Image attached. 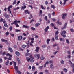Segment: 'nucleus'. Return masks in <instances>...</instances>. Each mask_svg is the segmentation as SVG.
Here are the masks:
<instances>
[{"instance_id": "6ab92c4d", "label": "nucleus", "mask_w": 74, "mask_h": 74, "mask_svg": "<svg viewBox=\"0 0 74 74\" xmlns=\"http://www.w3.org/2000/svg\"><path fill=\"white\" fill-rule=\"evenodd\" d=\"M50 39H48L47 40V44H49V41H50Z\"/></svg>"}, {"instance_id": "c03bdc74", "label": "nucleus", "mask_w": 74, "mask_h": 74, "mask_svg": "<svg viewBox=\"0 0 74 74\" xmlns=\"http://www.w3.org/2000/svg\"><path fill=\"white\" fill-rule=\"evenodd\" d=\"M9 29L10 30V31H11L12 29V27H10L9 28Z\"/></svg>"}, {"instance_id": "aec40b11", "label": "nucleus", "mask_w": 74, "mask_h": 74, "mask_svg": "<svg viewBox=\"0 0 74 74\" xmlns=\"http://www.w3.org/2000/svg\"><path fill=\"white\" fill-rule=\"evenodd\" d=\"M26 8V6H22L21 7V10H24V9H25V8Z\"/></svg>"}, {"instance_id": "7c9ffc66", "label": "nucleus", "mask_w": 74, "mask_h": 74, "mask_svg": "<svg viewBox=\"0 0 74 74\" xmlns=\"http://www.w3.org/2000/svg\"><path fill=\"white\" fill-rule=\"evenodd\" d=\"M48 15L49 18H51V15L50 13L48 14Z\"/></svg>"}, {"instance_id": "1a4fd4ad", "label": "nucleus", "mask_w": 74, "mask_h": 74, "mask_svg": "<svg viewBox=\"0 0 74 74\" xmlns=\"http://www.w3.org/2000/svg\"><path fill=\"white\" fill-rule=\"evenodd\" d=\"M18 40H22V36H20L18 37Z\"/></svg>"}, {"instance_id": "b1692460", "label": "nucleus", "mask_w": 74, "mask_h": 74, "mask_svg": "<svg viewBox=\"0 0 74 74\" xmlns=\"http://www.w3.org/2000/svg\"><path fill=\"white\" fill-rule=\"evenodd\" d=\"M26 59L27 60L28 62H30V58L29 57H27Z\"/></svg>"}, {"instance_id": "a878e982", "label": "nucleus", "mask_w": 74, "mask_h": 74, "mask_svg": "<svg viewBox=\"0 0 74 74\" xmlns=\"http://www.w3.org/2000/svg\"><path fill=\"white\" fill-rule=\"evenodd\" d=\"M12 62L14 63V66H16V62L13 61H12Z\"/></svg>"}, {"instance_id": "2eb2a0df", "label": "nucleus", "mask_w": 74, "mask_h": 74, "mask_svg": "<svg viewBox=\"0 0 74 74\" xmlns=\"http://www.w3.org/2000/svg\"><path fill=\"white\" fill-rule=\"evenodd\" d=\"M50 68L53 69H54V66L52 64H51L50 65Z\"/></svg>"}, {"instance_id": "72a5a7b5", "label": "nucleus", "mask_w": 74, "mask_h": 74, "mask_svg": "<svg viewBox=\"0 0 74 74\" xmlns=\"http://www.w3.org/2000/svg\"><path fill=\"white\" fill-rule=\"evenodd\" d=\"M30 53H25V56H28V55H30Z\"/></svg>"}, {"instance_id": "0eeeda50", "label": "nucleus", "mask_w": 74, "mask_h": 74, "mask_svg": "<svg viewBox=\"0 0 74 74\" xmlns=\"http://www.w3.org/2000/svg\"><path fill=\"white\" fill-rule=\"evenodd\" d=\"M67 23H66L65 24L64 26L63 27L61 28L62 30H63V29H66V27H67Z\"/></svg>"}, {"instance_id": "052dcab7", "label": "nucleus", "mask_w": 74, "mask_h": 74, "mask_svg": "<svg viewBox=\"0 0 74 74\" xmlns=\"http://www.w3.org/2000/svg\"><path fill=\"white\" fill-rule=\"evenodd\" d=\"M49 63H53V61L51 60L49 61Z\"/></svg>"}, {"instance_id": "58836bf2", "label": "nucleus", "mask_w": 74, "mask_h": 74, "mask_svg": "<svg viewBox=\"0 0 74 74\" xmlns=\"http://www.w3.org/2000/svg\"><path fill=\"white\" fill-rule=\"evenodd\" d=\"M4 26L5 27H8V26L7 25V24H6V23L4 24Z\"/></svg>"}, {"instance_id": "e2e57ef3", "label": "nucleus", "mask_w": 74, "mask_h": 74, "mask_svg": "<svg viewBox=\"0 0 74 74\" xmlns=\"http://www.w3.org/2000/svg\"><path fill=\"white\" fill-rule=\"evenodd\" d=\"M28 69L29 70H30L31 69V66H29L28 67Z\"/></svg>"}, {"instance_id": "c9c22d12", "label": "nucleus", "mask_w": 74, "mask_h": 74, "mask_svg": "<svg viewBox=\"0 0 74 74\" xmlns=\"http://www.w3.org/2000/svg\"><path fill=\"white\" fill-rule=\"evenodd\" d=\"M14 22L15 25H16V24H17V20H15Z\"/></svg>"}, {"instance_id": "f704fd0d", "label": "nucleus", "mask_w": 74, "mask_h": 74, "mask_svg": "<svg viewBox=\"0 0 74 74\" xmlns=\"http://www.w3.org/2000/svg\"><path fill=\"white\" fill-rule=\"evenodd\" d=\"M64 39H63L62 38H61L60 39V41H64Z\"/></svg>"}, {"instance_id": "c85d7f7f", "label": "nucleus", "mask_w": 74, "mask_h": 74, "mask_svg": "<svg viewBox=\"0 0 74 74\" xmlns=\"http://www.w3.org/2000/svg\"><path fill=\"white\" fill-rule=\"evenodd\" d=\"M16 73H18V74H21V72H20V71H19L18 70V71H16Z\"/></svg>"}, {"instance_id": "c756f323", "label": "nucleus", "mask_w": 74, "mask_h": 74, "mask_svg": "<svg viewBox=\"0 0 74 74\" xmlns=\"http://www.w3.org/2000/svg\"><path fill=\"white\" fill-rule=\"evenodd\" d=\"M2 22L3 23H4V24L6 23V21L4 19H3V21H2Z\"/></svg>"}, {"instance_id": "3c124183", "label": "nucleus", "mask_w": 74, "mask_h": 74, "mask_svg": "<svg viewBox=\"0 0 74 74\" xmlns=\"http://www.w3.org/2000/svg\"><path fill=\"white\" fill-rule=\"evenodd\" d=\"M3 30H7V28H6L4 27H3Z\"/></svg>"}, {"instance_id": "de8ad7c7", "label": "nucleus", "mask_w": 74, "mask_h": 74, "mask_svg": "<svg viewBox=\"0 0 74 74\" xmlns=\"http://www.w3.org/2000/svg\"><path fill=\"white\" fill-rule=\"evenodd\" d=\"M25 47H26V45H22V48H25Z\"/></svg>"}, {"instance_id": "9b49d317", "label": "nucleus", "mask_w": 74, "mask_h": 74, "mask_svg": "<svg viewBox=\"0 0 74 74\" xmlns=\"http://www.w3.org/2000/svg\"><path fill=\"white\" fill-rule=\"evenodd\" d=\"M39 51V47H36L35 51L37 52H38Z\"/></svg>"}, {"instance_id": "69168bd1", "label": "nucleus", "mask_w": 74, "mask_h": 74, "mask_svg": "<svg viewBox=\"0 0 74 74\" xmlns=\"http://www.w3.org/2000/svg\"><path fill=\"white\" fill-rule=\"evenodd\" d=\"M37 71H35V72L34 74H37Z\"/></svg>"}, {"instance_id": "6e6d98bb", "label": "nucleus", "mask_w": 74, "mask_h": 74, "mask_svg": "<svg viewBox=\"0 0 74 74\" xmlns=\"http://www.w3.org/2000/svg\"><path fill=\"white\" fill-rule=\"evenodd\" d=\"M3 62V60L1 58H0V63H2Z\"/></svg>"}, {"instance_id": "09e8293b", "label": "nucleus", "mask_w": 74, "mask_h": 74, "mask_svg": "<svg viewBox=\"0 0 74 74\" xmlns=\"http://www.w3.org/2000/svg\"><path fill=\"white\" fill-rule=\"evenodd\" d=\"M45 19L47 21V20L48 19V18H47V16H45Z\"/></svg>"}, {"instance_id": "f8f14e48", "label": "nucleus", "mask_w": 74, "mask_h": 74, "mask_svg": "<svg viewBox=\"0 0 74 74\" xmlns=\"http://www.w3.org/2000/svg\"><path fill=\"white\" fill-rule=\"evenodd\" d=\"M15 53L16 55L17 56H19L20 55V53L18 51H16Z\"/></svg>"}, {"instance_id": "f3484780", "label": "nucleus", "mask_w": 74, "mask_h": 74, "mask_svg": "<svg viewBox=\"0 0 74 74\" xmlns=\"http://www.w3.org/2000/svg\"><path fill=\"white\" fill-rule=\"evenodd\" d=\"M8 64H9V60H7L5 63V64L6 66H8Z\"/></svg>"}, {"instance_id": "5701e85b", "label": "nucleus", "mask_w": 74, "mask_h": 74, "mask_svg": "<svg viewBox=\"0 0 74 74\" xmlns=\"http://www.w3.org/2000/svg\"><path fill=\"white\" fill-rule=\"evenodd\" d=\"M27 12V14H30V12H29L28 10H26L25 11V13L26 14V13Z\"/></svg>"}, {"instance_id": "412c9836", "label": "nucleus", "mask_w": 74, "mask_h": 74, "mask_svg": "<svg viewBox=\"0 0 74 74\" xmlns=\"http://www.w3.org/2000/svg\"><path fill=\"white\" fill-rule=\"evenodd\" d=\"M29 3L31 4H33L34 3V1H33L31 0L29 1Z\"/></svg>"}, {"instance_id": "338daca9", "label": "nucleus", "mask_w": 74, "mask_h": 74, "mask_svg": "<svg viewBox=\"0 0 74 74\" xmlns=\"http://www.w3.org/2000/svg\"><path fill=\"white\" fill-rule=\"evenodd\" d=\"M42 67H43V66H40L39 67V69H42Z\"/></svg>"}, {"instance_id": "39448f33", "label": "nucleus", "mask_w": 74, "mask_h": 74, "mask_svg": "<svg viewBox=\"0 0 74 74\" xmlns=\"http://www.w3.org/2000/svg\"><path fill=\"white\" fill-rule=\"evenodd\" d=\"M8 49L9 51L10 52H13V50H12V48H10V47H8Z\"/></svg>"}, {"instance_id": "5fc2aeb1", "label": "nucleus", "mask_w": 74, "mask_h": 74, "mask_svg": "<svg viewBox=\"0 0 74 74\" xmlns=\"http://www.w3.org/2000/svg\"><path fill=\"white\" fill-rule=\"evenodd\" d=\"M31 30H35V28H34L33 27H31Z\"/></svg>"}, {"instance_id": "ddd939ff", "label": "nucleus", "mask_w": 74, "mask_h": 74, "mask_svg": "<svg viewBox=\"0 0 74 74\" xmlns=\"http://www.w3.org/2000/svg\"><path fill=\"white\" fill-rule=\"evenodd\" d=\"M23 28H29V26H28L27 25H23Z\"/></svg>"}, {"instance_id": "393cba45", "label": "nucleus", "mask_w": 74, "mask_h": 74, "mask_svg": "<svg viewBox=\"0 0 74 74\" xmlns=\"http://www.w3.org/2000/svg\"><path fill=\"white\" fill-rule=\"evenodd\" d=\"M16 0H14V1L13 3V5L16 4Z\"/></svg>"}, {"instance_id": "7ed1b4c3", "label": "nucleus", "mask_w": 74, "mask_h": 74, "mask_svg": "<svg viewBox=\"0 0 74 74\" xmlns=\"http://www.w3.org/2000/svg\"><path fill=\"white\" fill-rule=\"evenodd\" d=\"M34 56L35 58L38 57L37 59H40V54H36L34 55Z\"/></svg>"}, {"instance_id": "8fccbe9b", "label": "nucleus", "mask_w": 74, "mask_h": 74, "mask_svg": "<svg viewBox=\"0 0 74 74\" xmlns=\"http://www.w3.org/2000/svg\"><path fill=\"white\" fill-rule=\"evenodd\" d=\"M61 64H64V62L63 60H62L61 61Z\"/></svg>"}, {"instance_id": "0e129e2a", "label": "nucleus", "mask_w": 74, "mask_h": 74, "mask_svg": "<svg viewBox=\"0 0 74 74\" xmlns=\"http://www.w3.org/2000/svg\"><path fill=\"white\" fill-rule=\"evenodd\" d=\"M11 36L12 37H14V34H11Z\"/></svg>"}, {"instance_id": "4d7b16f0", "label": "nucleus", "mask_w": 74, "mask_h": 74, "mask_svg": "<svg viewBox=\"0 0 74 74\" xmlns=\"http://www.w3.org/2000/svg\"><path fill=\"white\" fill-rule=\"evenodd\" d=\"M8 10V11H10V10H11V9L9 7H8V8H7Z\"/></svg>"}, {"instance_id": "774afa93", "label": "nucleus", "mask_w": 74, "mask_h": 74, "mask_svg": "<svg viewBox=\"0 0 74 74\" xmlns=\"http://www.w3.org/2000/svg\"><path fill=\"white\" fill-rule=\"evenodd\" d=\"M70 30L71 32H74V30H73V29H70Z\"/></svg>"}, {"instance_id": "cd10ccee", "label": "nucleus", "mask_w": 74, "mask_h": 74, "mask_svg": "<svg viewBox=\"0 0 74 74\" xmlns=\"http://www.w3.org/2000/svg\"><path fill=\"white\" fill-rule=\"evenodd\" d=\"M51 7L53 9H55V5H51Z\"/></svg>"}, {"instance_id": "603ef678", "label": "nucleus", "mask_w": 74, "mask_h": 74, "mask_svg": "<svg viewBox=\"0 0 74 74\" xmlns=\"http://www.w3.org/2000/svg\"><path fill=\"white\" fill-rule=\"evenodd\" d=\"M30 62L31 63H33L34 62V60L33 59H31Z\"/></svg>"}, {"instance_id": "bb28decb", "label": "nucleus", "mask_w": 74, "mask_h": 74, "mask_svg": "<svg viewBox=\"0 0 74 74\" xmlns=\"http://www.w3.org/2000/svg\"><path fill=\"white\" fill-rule=\"evenodd\" d=\"M47 47V45H42V48H45Z\"/></svg>"}, {"instance_id": "20e7f679", "label": "nucleus", "mask_w": 74, "mask_h": 74, "mask_svg": "<svg viewBox=\"0 0 74 74\" xmlns=\"http://www.w3.org/2000/svg\"><path fill=\"white\" fill-rule=\"evenodd\" d=\"M65 16H67V13H65L62 14V18L63 19H65Z\"/></svg>"}, {"instance_id": "2f4dec72", "label": "nucleus", "mask_w": 74, "mask_h": 74, "mask_svg": "<svg viewBox=\"0 0 74 74\" xmlns=\"http://www.w3.org/2000/svg\"><path fill=\"white\" fill-rule=\"evenodd\" d=\"M32 70L33 71L35 70V67L34 66H33L32 67Z\"/></svg>"}, {"instance_id": "9d476101", "label": "nucleus", "mask_w": 74, "mask_h": 74, "mask_svg": "<svg viewBox=\"0 0 74 74\" xmlns=\"http://www.w3.org/2000/svg\"><path fill=\"white\" fill-rule=\"evenodd\" d=\"M70 62H71V67L72 68H74V64H73V63H72V62L71 61H70Z\"/></svg>"}, {"instance_id": "49530a36", "label": "nucleus", "mask_w": 74, "mask_h": 74, "mask_svg": "<svg viewBox=\"0 0 74 74\" xmlns=\"http://www.w3.org/2000/svg\"><path fill=\"white\" fill-rule=\"evenodd\" d=\"M58 45V44H56V43L53 45V47H55V46H57Z\"/></svg>"}, {"instance_id": "680f3d73", "label": "nucleus", "mask_w": 74, "mask_h": 74, "mask_svg": "<svg viewBox=\"0 0 74 74\" xmlns=\"http://www.w3.org/2000/svg\"><path fill=\"white\" fill-rule=\"evenodd\" d=\"M17 60L18 62H20V60H19V58H17Z\"/></svg>"}, {"instance_id": "79ce46f5", "label": "nucleus", "mask_w": 74, "mask_h": 74, "mask_svg": "<svg viewBox=\"0 0 74 74\" xmlns=\"http://www.w3.org/2000/svg\"><path fill=\"white\" fill-rule=\"evenodd\" d=\"M66 41L67 44H69V43H70L69 41V40L67 39L66 40Z\"/></svg>"}, {"instance_id": "37998d69", "label": "nucleus", "mask_w": 74, "mask_h": 74, "mask_svg": "<svg viewBox=\"0 0 74 74\" xmlns=\"http://www.w3.org/2000/svg\"><path fill=\"white\" fill-rule=\"evenodd\" d=\"M15 32H21V30L16 29Z\"/></svg>"}, {"instance_id": "864d4df0", "label": "nucleus", "mask_w": 74, "mask_h": 74, "mask_svg": "<svg viewBox=\"0 0 74 74\" xmlns=\"http://www.w3.org/2000/svg\"><path fill=\"white\" fill-rule=\"evenodd\" d=\"M61 36H62L64 38H65V37H66V35L64 34L61 35Z\"/></svg>"}, {"instance_id": "a19ab883", "label": "nucleus", "mask_w": 74, "mask_h": 74, "mask_svg": "<svg viewBox=\"0 0 74 74\" xmlns=\"http://www.w3.org/2000/svg\"><path fill=\"white\" fill-rule=\"evenodd\" d=\"M41 8L43 10H45V8L44 7V6H43V5H41Z\"/></svg>"}, {"instance_id": "13d9d810", "label": "nucleus", "mask_w": 74, "mask_h": 74, "mask_svg": "<svg viewBox=\"0 0 74 74\" xmlns=\"http://www.w3.org/2000/svg\"><path fill=\"white\" fill-rule=\"evenodd\" d=\"M67 57L69 59H70V58H71V56H70V55H68L67 56Z\"/></svg>"}, {"instance_id": "423d86ee", "label": "nucleus", "mask_w": 74, "mask_h": 74, "mask_svg": "<svg viewBox=\"0 0 74 74\" xmlns=\"http://www.w3.org/2000/svg\"><path fill=\"white\" fill-rule=\"evenodd\" d=\"M49 29V27L48 26H47V27H46V28L44 30L45 32H47Z\"/></svg>"}, {"instance_id": "473e14b6", "label": "nucleus", "mask_w": 74, "mask_h": 74, "mask_svg": "<svg viewBox=\"0 0 74 74\" xmlns=\"http://www.w3.org/2000/svg\"><path fill=\"white\" fill-rule=\"evenodd\" d=\"M50 25H51V26H52V27H53V26H55V24L53 23H51L50 24Z\"/></svg>"}, {"instance_id": "4c0bfd02", "label": "nucleus", "mask_w": 74, "mask_h": 74, "mask_svg": "<svg viewBox=\"0 0 74 74\" xmlns=\"http://www.w3.org/2000/svg\"><path fill=\"white\" fill-rule=\"evenodd\" d=\"M45 72L46 74H48V70H45Z\"/></svg>"}, {"instance_id": "bf43d9fd", "label": "nucleus", "mask_w": 74, "mask_h": 74, "mask_svg": "<svg viewBox=\"0 0 74 74\" xmlns=\"http://www.w3.org/2000/svg\"><path fill=\"white\" fill-rule=\"evenodd\" d=\"M66 1H64V3H62L63 5V6H64V5L66 4Z\"/></svg>"}, {"instance_id": "4468645a", "label": "nucleus", "mask_w": 74, "mask_h": 74, "mask_svg": "<svg viewBox=\"0 0 74 74\" xmlns=\"http://www.w3.org/2000/svg\"><path fill=\"white\" fill-rule=\"evenodd\" d=\"M1 40L2 42H7V40L4 39H2Z\"/></svg>"}, {"instance_id": "4be33fe9", "label": "nucleus", "mask_w": 74, "mask_h": 74, "mask_svg": "<svg viewBox=\"0 0 74 74\" xmlns=\"http://www.w3.org/2000/svg\"><path fill=\"white\" fill-rule=\"evenodd\" d=\"M63 70L65 73H67V69L66 68L64 69Z\"/></svg>"}, {"instance_id": "f03ea898", "label": "nucleus", "mask_w": 74, "mask_h": 74, "mask_svg": "<svg viewBox=\"0 0 74 74\" xmlns=\"http://www.w3.org/2000/svg\"><path fill=\"white\" fill-rule=\"evenodd\" d=\"M4 16H5L6 19H8L10 18V15L6 14V13H5L3 14Z\"/></svg>"}, {"instance_id": "e433bc0d", "label": "nucleus", "mask_w": 74, "mask_h": 74, "mask_svg": "<svg viewBox=\"0 0 74 74\" xmlns=\"http://www.w3.org/2000/svg\"><path fill=\"white\" fill-rule=\"evenodd\" d=\"M8 60H11V57H9V58H7Z\"/></svg>"}, {"instance_id": "a211bd4d", "label": "nucleus", "mask_w": 74, "mask_h": 74, "mask_svg": "<svg viewBox=\"0 0 74 74\" xmlns=\"http://www.w3.org/2000/svg\"><path fill=\"white\" fill-rule=\"evenodd\" d=\"M41 25V23H36V24H35V26L36 27H37V26H39V25Z\"/></svg>"}, {"instance_id": "f257e3e1", "label": "nucleus", "mask_w": 74, "mask_h": 74, "mask_svg": "<svg viewBox=\"0 0 74 74\" xmlns=\"http://www.w3.org/2000/svg\"><path fill=\"white\" fill-rule=\"evenodd\" d=\"M59 33V32L58 31H57L56 32V33H55V38L56 40H58V34Z\"/></svg>"}, {"instance_id": "6e6552de", "label": "nucleus", "mask_w": 74, "mask_h": 74, "mask_svg": "<svg viewBox=\"0 0 74 74\" xmlns=\"http://www.w3.org/2000/svg\"><path fill=\"white\" fill-rule=\"evenodd\" d=\"M66 31L64 30L62 32H61L60 34L61 35H63L64 34H66Z\"/></svg>"}, {"instance_id": "a18cd8bd", "label": "nucleus", "mask_w": 74, "mask_h": 74, "mask_svg": "<svg viewBox=\"0 0 74 74\" xmlns=\"http://www.w3.org/2000/svg\"><path fill=\"white\" fill-rule=\"evenodd\" d=\"M67 53L69 55L70 54V53H70V51H67Z\"/></svg>"}, {"instance_id": "dca6fc26", "label": "nucleus", "mask_w": 74, "mask_h": 74, "mask_svg": "<svg viewBox=\"0 0 74 74\" xmlns=\"http://www.w3.org/2000/svg\"><path fill=\"white\" fill-rule=\"evenodd\" d=\"M14 67V69L16 70V71H18V66H15Z\"/></svg>"}, {"instance_id": "ea45409f", "label": "nucleus", "mask_w": 74, "mask_h": 74, "mask_svg": "<svg viewBox=\"0 0 74 74\" xmlns=\"http://www.w3.org/2000/svg\"><path fill=\"white\" fill-rule=\"evenodd\" d=\"M41 60H44V57H41L40 58Z\"/></svg>"}]
</instances>
